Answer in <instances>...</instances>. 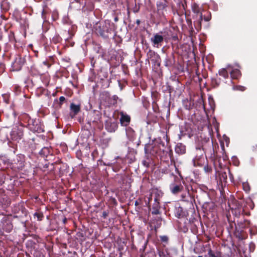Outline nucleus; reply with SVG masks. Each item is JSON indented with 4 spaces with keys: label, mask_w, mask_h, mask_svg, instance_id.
<instances>
[{
    "label": "nucleus",
    "mask_w": 257,
    "mask_h": 257,
    "mask_svg": "<svg viewBox=\"0 0 257 257\" xmlns=\"http://www.w3.org/2000/svg\"><path fill=\"white\" fill-rule=\"evenodd\" d=\"M19 119L23 122L25 127L33 133H41L44 132V125L42 120L39 118H32L26 113H21Z\"/></svg>",
    "instance_id": "f257e3e1"
},
{
    "label": "nucleus",
    "mask_w": 257,
    "mask_h": 257,
    "mask_svg": "<svg viewBox=\"0 0 257 257\" xmlns=\"http://www.w3.org/2000/svg\"><path fill=\"white\" fill-rule=\"evenodd\" d=\"M111 29L110 28V23L105 21L102 23H97L94 27V32L97 35L104 39H107L111 34Z\"/></svg>",
    "instance_id": "f03ea898"
},
{
    "label": "nucleus",
    "mask_w": 257,
    "mask_h": 257,
    "mask_svg": "<svg viewBox=\"0 0 257 257\" xmlns=\"http://www.w3.org/2000/svg\"><path fill=\"white\" fill-rule=\"evenodd\" d=\"M163 139L166 140V143L163 142L161 138L156 139L159 147V150L161 151V156L163 157L167 155L171 156V155H172V151L171 149V146L169 144V137L168 136L167 134H163Z\"/></svg>",
    "instance_id": "7ed1b4c3"
},
{
    "label": "nucleus",
    "mask_w": 257,
    "mask_h": 257,
    "mask_svg": "<svg viewBox=\"0 0 257 257\" xmlns=\"http://www.w3.org/2000/svg\"><path fill=\"white\" fill-rule=\"evenodd\" d=\"M194 157L193 162L194 166L202 167L207 162V159L204 157L205 149L203 146L198 145L194 152Z\"/></svg>",
    "instance_id": "20e7f679"
},
{
    "label": "nucleus",
    "mask_w": 257,
    "mask_h": 257,
    "mask_svg": "<svg viewBox=\"0 0 257 257\" xmlns=\"http://www.w3.org/2000/svg\"><path fill=\"white\" fill-rule=\"evenodd\" d=\"M160 151L159 150V147L156 140L152 144L145 145V152L146 155L150 154L154 156H158L162 158Z\"/></svg>",
    "instance_id": "39448f33"
},
{
    "label": "nucleus",
    "mask_w": 257,
    "mask_h": 257,
    "mask_svg": "<svg viewBox=\"0 0 257 257\" xmlns=\"http://www.w3.org/2000/svg\"><path fill=\"white\" fill-rule=\"evenodd\" d=\"M20 125L21 127L14 128L11 132V136L12 140L19 141L23 139L24 135V127H25L23 122L20 121Z\"/></svg>",
    "instance_id": "423d86ee"
},
{
    "label": "nucleus",
    "mask_w": 257,
    "mask_h": 257,
    "mask_svg": "<svg viewBox=\"0 0 257 257\" xmlns=\"http://www.w3.org/2000/svg\"><path fill=\"white\" fill-rule=\"evenodd\" d=\"M116 181L121 188L130 187L131 186V179L126 175L117 174L115 177Z\"/></svg>",
    "instance_id": "0eeeda50"
},
{
    "label": "nucleus",
    "mask_w": 257,
    "mask_h": 257,
    "mask_svg": "<svg viewBox=\"0 0 257 257\" xmlns=\"http://www.w3.org/2000/svg\"><path fill=\"white\" fill-rule=\"evenodd\" d=\"M26 62V60L20 55H17L12 64L11 70L13 71H19Z\"/></svg>",
    "instance_id": "6e6552de"
},
{
    "label": "nucleus",
    "mask_w": 257,
    "mask_h": 257,
    "mask_svg": "<svg viewBox=\"0 0 257 257\" xmlns=\"http://www.w3.org/2000/svg\"><path fill=\"white\" fill-rule=\"evenodd\" d=\"M101 119V113L97 110H93L89 112L87 115L88 123L96 124L100 122Z\"/></svg>",
    "instance_id": "1a4fd4ad"
},
{
    "label": "nucleus",
    "mask_w": 257,
    "mask_h": 257,
    "mask_svg": "<svg viewBox=\"0 0 257 257\" xmlns=\"http://www.w3.org/2000/svg\"><path fill=\"white\" fill-rule=\"evenodd\" d=\"M175 180L174 182L170 184L169 188L171 192L174 194H177L182 191L184 189L183 185L179 179L175 177Z\"/></svg>",
    "instance_id": "9d476101"
},
{
    "label": "nucleus",
    "mask_w": 257,
    "mask_h": 257,
    "mask_svg": "<svg viewBox=\"0 0 257 257\" xmlns=\"http://www.w3.org/2000/svg\"><path fill=\"white\" fill-rule=\"evenodd\" d=\"M105 127L108 132H114L118 128V122L116 120H113L111 118H108L105 121Z\"/></svg>",
    "instance_id": "9b49d317"
},
{
    "label": "nucleus",
    "mask_w": 257,
    "mask_h": 257,
    "mask_svg": "<svg viewBox=\"0 0 257 257\" xmlns=\"http://www.w3.org/2000/svg\"><path fill=\"white\" fill-rule=\"evenodd\" d=\"M148 59L151 60L153 63H159L161 58L159 54H158L154 51L150 49L147 53Z\"/></svg>",
    "instance_id": "f8f14e48"
},
{
    "label": "nucleus",
    "mask_w": 257,
    "mask_h": 257,
    "mask_svg": "<svg viewBox=\"0 0 257 257\" xmlns=\"http://www.w3.org/2000/svg\"><path fill=\"white\" fill-rule=\"evenodd\" d=\"M151 42L153 44V46L157 48H159L162 45V43L163 42L164 38L163 37L159 35V34H156L154 37L151 39Z\"/></svg>",
    "instance_id": "ddd939ff"
},
{
    "label": "nucleus",
    "mask_w": 257,
    "mask_h": 257,
    "mask_svg": "<svg viewBox=\"0 0 257 257\" xmlns=\"http://www.w3.org/2000/svg\"><path fill=\"white\" fill-rule=\"evenodd\" d=\"M119 114L120 115L119 121L121 125L124 126H127L130 123L131 117L122 111L120 112Z\"/></svg>",
    "instance_id": "4468645a"
},
{
    "label": "nucleus",
    "mask_w": 257,
    "mask_h": 257,
    "mask_svg": "<svg viewBox=\"0 0 257 257\" xmlns=\"http://www.w3.org/2000/svg\"><path fill=\"white\" fill-rule=\"evenodd\" d=\"M70 115L71 118H73L81 111L80 104H75L74 103H71L70 105Z\"/></svg>",
    "instance_id": "2eb2a0df"
},
{
    "label": "nucleus",
    "mask_w": 257,
    "mask_h": 257,
    "mask_svg": "<svg viewBox=\"0 0 257 257\" xmlns=\"http://www.w3.org/2000/svg\"><path fill=\"white\" fill-rule=\"evenodd\" d=\"M236 202V207L234 208H232V213L236 217H239L242 212L241 211V204L237 201Z\"/></svg>",
    "instance_id": "dca6fc26"
},
{
    "label": "nucleus",
    "mask_w": 257,
    "mask_h": 257,
    "mask_svg": "<svg viewBox=\"0 0 257 257\" xmlns=\"http://www.w3.org/2000/svg\"><path fill=\"white\" fill-rule=\"evenodd\" d=\"M152 194L154 197V202L160 201V199L162 197L163 193L157 189L153 190Z\"/></svg>",
    "instance_id": "f3484780"
},
{
    "label": "nucleus",
    "mask_w": 257,
    "mask_h": 257,
    "mask_svg": "<svg viewBox=\"0 0 257 257\" xmlns=\"http://www.w3.org/2000/svg\"><path fill=\"white\" fill-rule=\"evenodd\" d=\"M160 208V202H154L152 206V214L154 215L160 214L161 213Z\"/></svg>",
    "instance_id": "a211bd4d"
},
{
    "label": "nucleus",
    "mask_w": 257,
    "mask_h": 257,
    "mask_svg": "<svg viewBox=\"0 0 257 257\" xmlns=\"http://www.w3.org/2000/svg\"><path fill=\"white\" fill-rule=\"evenodd\" d=\"M175 152L179 155H183L186 153V147L181 143H179L175 147Z\"/></svg>",
    "instance_id": "6ab92c4d"
},
{
    "label": "nucleus",
    "mask_w": 257,
    "mask_h": 257,
    "mask_svg": "<svg viewBox=\"0 0 257 257\" xmlns=\"http://www.w3.org/2000/svg\"><path fill=\"white\" fill-rule=\"evenodd\" d=\"M237 225L240 229H244L251 227V222L249 220L244 219L243 221H240L237 222Z\"/></svg>",
    "instance_id": "aec40b11"
},
{
    "label": "nucleus",
    "mask_w": 257,
    "mask_h": 257,
    "mask_svg": "<svg viewBox=\"0 0 257 257\" xmlns=\"http://www.w3.org/2000/svg\"><path fill=\"white\" fill-rule=\"evenodd\" d=\"M192 10L193 13L196 14L197 16H198L201 20H203V15L200 12V8L196 4L194 3L192 4Z\"/></svg>",
    "instance_id": "412c9836"
},
{
    "label": "nucleus",
    "mask_w": 257,
    "mask_h": 257,
    "mask_svg": "<svg viewBox=\"0 0 257 257\" xmlns=\"http://www.w3.org/2000/svg\"><path fill=\"white\" fill-rule=\"evenodd\" d=\"M3 229L8 233L12 231L13 229V225L12 221L9 219H8V220L6 221V223L4 224Z\"/></svg>",
    "instance_id": "4be33fe9"
},
{
    "label": "nucleus",
    "mask_w": 257,
    "mask_h": 257,
    "mask_svg": "<svg viewBox=\"0 0 257 257\" xmlns=\"http://www.w3.org/2000/svg\"><path fill=\"white\" fill-rule=\"evenodd\" d=\"M17 168L19 170H22L25 166V162L24 161V156H19L17 157Z\"/></svg>",
    "instance_id": "5701e85b"
},
{
    "label": "nucleus",
    "mask_w": 257,
    "mask_h": 257,
    "mask_svg": "<svg viewBox=\"0 0 257 257\" xmlns=\"http://www.w3.org/2000/svg\"><path fill=\"white\" fill-rule=\"evenodd\" d=\"M183 105L185 109L190 110L192 108L193 103L188 99H184L182 101Z\"/></svg>",
    "instance_id": "b1692460"
},
{
    "label": "nucleus",
    "mask_w": 257,
    "mask_h": 257,
    "mask_svg": "<svg viewBox=\"0 0 257 257\" xmlns=\"http://www.w3.org/2000/svg\"><path fill=\"white\" fill-rule=\"evenodd\" d=\"M162 219L160 217H157L154 220L151 221L152 225L154 226L155 229L159 228L161 225Z\"/></svg>",
    "instance_id": "393cba45"
},
{
    "label": "nucleus",
    "mask_w": 257,
    "mask_h": 257,
    "mask_svg": "<svg viewBox=\"0 0 257 257\" xmlns=\"http://www.w3.org/2000/svg\"><path fill=\"white\" fill-rule=\"evenodd\" d=\"M211 83V85L213 88L217 87L220 85V79L218 77L212 78Z\"/></svg>",
    "instance_id": "a878e982"
},
{
    "label": "nucleus",
    "mask_w": 257,
    "mask_h": 257,
    "mask_svg": "<svg viewBox=\"0 0 257 257\" xmlns=\"http://www.w3.org/2000/svg\"><path fill=\"white\" fill-rule=\"evenodd\" d=\"M50 153V149L48 147L43 148L39 152L40 155L43 157H47V156Z\"/></svg>",
    "instance_id": "bb28decb"
},
{
    "label": "nucleus",
    "mask_w": 257,
    "mask_h": 257,
    "mask_svg": "<svg viewBox=\"0 0 257 257\" xmlns=\"http://www.w3.org/2000/svg\"><path fill=\"white\" fill-rule=\"evenodd\" d=\"M208 255L209 257H222L221 253L220 251L214 252L211 248L208 249Z\"/></svg>",
    "instance_id": "cd10ccee"
},
{
    "label": "nucleus",
    "mask_w": 257,
    "mask_h": 257,
    "mask_svg": "<svg viewBox=\"0 0 257 257\" xmlns=\"http://www.w3.org/2000/svg\"><path fill=\"white\" fill-rule=\"evenodd\" d=\"M241 75L240 71L238 69H234L230 73V76L233 79H238Z\"/></svg>",
    "instance_id": "c85d7f7f"
},
{
    "label": "nucleus",
    "mask_w": 257,
    "mask_h": 257,
    "mask_svg": "<svg viewBox=\"0 0 257 257\" xmlns=\"http://www.w3.org/2000/svg\"><path fill=\"white\" fill-rule=\"evenodd\" d=\"M10 3L7 1H3L1 2V9L5 11V12H7L8 11H9V9H10Z\"/></svg>",
    "instance_id": "c756f323"
},
{
    "label": "nucleus",
    "mask_w": 257,
    "mask_h": 257,
    "mask_svg": "<svg viewBox=\"0 0 257 257\" xmlns=\"http://www.w3.org/2000/svg\"><path fill=\"white\" fill-rule=\"evenodd\" d=\"M218 73L220 76H222L224 78H227L228 77V73L225 68H222L221 69L219 70Z\"/></svg>",
    "instance_id": "7c9ffc66"
},
{
    "label": "nucleus",
    "mask_w": 257,
    "mask_h": 257,
    "mask_svg": "<svg viewBox=\"0 0 257 257\" xmlns=\"http://www.w3.org/2000/svg\"><path fill=\"white\" fill-rule=\"evenodd\" d=\"M202 20H201L199 18L198 20L194 22V26L196 30L199 32L201 29V21Z\"/></svg>",
    "instance_id": "2f4dec72"
},
{
    "label": "nucleus",
    "mask_w": 257,
    "mask_h": 257,
    "mask_svg": "<svg viewBox=\"0 0 257 257\" xmlns=\"http://www.w3.org/2000/svg\"><path fill=\"white\" fill-rule=\"evenodd\" d=\"M164 65L166 67H171L173 65V62L171 58L167 57L164 61Z\"/></svg>",
    "instance_id": "473e14b6"
},
{
    "label": "nucleus",
    "mask_w": 257,
    "mask_h": 257,
    "mask_svg": "<svg viewBox=\"0 0 257 257\" xmlns=\"http://www.w3.org/2000/svg\"><path fill=\"white\" fill-rule=\"evenodd\" d=\"M151 161V159L147 157L146 160H144L142 161V164L146 168H149L150 167Z\"/></svg>",
    "instance_id": "72a5a7b5"
},
{
    "label": "nucleus",
    "mask_w": 257,
    "mask_h": 257,
    "mask_svg": "<svg viewBox=\"0 0 257 257\" xmlns=\"http://www.w3.org/2000/svg\"><path fill=\"white\" fill-rule=\"evenodd\" d=\"M13 88L16 95H19L21 92V87L18 85H15Z\"/></svg>",
    "instance_id": "f704fd0d"
},
{
    "label": "nucleus",
    "mask_w": 257,
    "mask_h": 257,
    "mask_svg": "<svg viewBox=\"0 0 257 257\" xmlns=\"http://www.w3.org/2000/svg\"><path fill=\"white\" fill-rule=\"evenodd\" d=\"M182 212V208H179L177 209H176V211L175 212V216L178 218H180L182 217L183 216V215Z\"/></svg>",
    "instance_id": "c9c22d12"
},
{
    "label": "nucleus",
    "mask_w": 257,
    "mask_h": 257,
    "mask_svg": "<svg viewBox=\"0 0 257 257\" xmlns=\"http://www.w3.org/2000/svg\"><path fill=\"white\" fill-rule=\"evenodd\" d=\"M35 217L37 218L38 221H41L44 218V215L42 212H35L34 214Z\"/></svg>",
    "instance_id": "e433bc0d"
},
{
    "label": "nucleus",
    "mask_w": 257,
    "mask_h": 257,
    "mask_svg": "<svg viewBox=\"0 0 257 257\" xmlns=\"http://www.w3.org/2000/svg\"><path fill=\"white\" fill-rule=\"evenodd\" d=\"M62 40L61 38L59 35L55 36L52 39V42L55 44L60 43Z\"/></svg>",
    "instance_id": "4c0bfd02"
},
{
    "label": "nucleus",
    "mask_w": 257,
    "mask_h": 257,
    "mask_svg": "<svg viewBox=\"0 0 257 257\" xmlns=\"http://www.w3.org/2000/svg\"><path fill=\"white\" fill-rule=\"evenodd\" d=\"M249 232L250 235H255L257 234V227L252 226L250 227Z\"/></svg>",
    "instance_id": "58836bf2"
},
{
    "label": "nucleus",
    "mask_w": 257,
    "mask_h": 257,
    "mask_svg": "<svg viewBox=\"0 0 257 257\" xmlns=\"http://www.w3.org/2000/svg\"><path fill=\"white\" fill-rule=\"evenodd\" d=\"M211 18V14L209 12H206V15H203V19L206 21L208 22L210 20Z\"/></svg>",
    "instance_id": "ea45409f"
},
{
    "label": "nucleus",
    "mask_w": 257,
    "mask_h": 257,
    "mask_svg": "<svg viewBox=\"0 0 257 257\" xmlns=\"http://www.w3.org/2000/svg\"><path fill=\"white\" fill-rule=\"evenodd\" d=\"M28 47H29V49H31V50H32L33 51V52L34 53L35 56L36 57H38L39 51H38V50H35V49H34L33 44H29V46H28Z\"/></svg>",
    "instance_id": "a19ab883"
},
{
    "label": "nucleus",
    "mask_w": 257,
    "mask_h": 257,
    "mask_svg": "<svg viewBox=\"0 0 257 257\" xmlns=\"http://www.w3.org/2000/svg\"><path fill=\"white\" fill-rule=\"evenodd\" d=\"M207 163V162L204 165V170L206 173H210L212 170V168L211 166H208L207 164H206Z\"/></svg>",
    "instance_id": "79ce46f5"
},
{
    "label": "nucleus",
    "mask_w": 257,
    "mask_h": 257,
    "mask_svg": "<svg viewBox=\"0 0 257 257\" xmlns=\"http://www.w3.org/2000/svg\"><path fill=\"white\" fill-rule=\"evenodd\" d=\"M243 189L246 192H248L250 190V186L248 183H243L242 184Z\"/></svg>",
    "instance_id": "37998d69"
},
{
    "label": "nucleus",
    "mask_w": 257,
    "mask_h": 257,
    "mask_svg": "<svg viewBox=\"0 0 257 257\" xmlns=\"http://www.w3.org/2000/svg\"><path fill=\"white\" fill-rule=\"evenodd\" d=\"M234 90L243 91L245 90V87L240 85H237L233 87Z\"/></svg>",
    "instance_id": "c03bdc74"
},
{
    "label": "nucleus",
    "mask_w": 257,
    "mask_h": 257,
    "mask_svg": "<svg viewBox=\"0 0 257 257\" xmlns=\"http://www.w3.org/2000/svg\"><path fill=\"white\" fill-rule=\"evenodd\" d=\"M140 4H139V6H137V4L135 3V6L133 9V12L135 13H138L140 11Z\"/></svg>",
    "instance_id": "a18cd8bd"
},
{
    "label": "nucleus",
    "mask_w": 257,
    "mask_h": 257,
    "mask_svg": "<svg viewBox=\"0 0 257 257\" xmlns=\"http://www.w3.org/2000/svg\"><path fill=\"white\" fill-rule=\"evenodd\" d=\"M59 104L60 105V106H61V105L63 104L64 102H65L66 101V99L65 98V97L64 96H60L59 97Z\"/></svg>",
    "instance_id": "49530a36"
},
{
    "label": "nucleus",
    "mask_w": 257,
    "mask_h": 257,
    "mask_svg": "<svg viewBox=\"0 0 257 257\" xmlns=\"http://www.w3.org/2000/svg\"><path fill=\"white\" fill-rule=\"evenodd\" d=\"M160 239L162 242H167L168 241V237L166 235L161 236Z\"/></svg>",
    "instance_id": "de8ad7c7"
},
{
    "label": "nucleus",
    "mask_w": 257,
    "mask_h": 257,
    "mask_svg": "<svg viewBox=\"0 0 257 257\" xmlns=\"http://www.w3.org/2000/svg\"><path fill=\"white\" fill-rule=\"evenodd\" d=\"M227 217L228 221L229 223H230V227H231V228H233V225H234L235 226V227L236 228V223L234 222V221H232V222H231V221H230V219H229V217H228V216H227Z\"/></svg>",
    "instance_id": "09e8293b"
},
{
    "label": "nucleus",
    "mask_w": 257,
    "mask_h": 257,
    "mask_svg": "<svg viewBox=\"0 0 257 257\" xmlns=\"http://www.w3.org/2000/svg\"><path fill=\"white\" fill-rule=\"evenodd\" d=\"M181 7H182V10H184V11L186 10V8L187 7V5H186V3L185 1H184V3H182L181 6H180V9H181Z\"/></svg>",
    "instance_id": "8fccbe9b"
},
{
    "label": "nucleus",
    "mask_w": 257,
    "mask_h": 257,
    "mask_svg": "<svg viewBox=\"0 0 257 257\" xmlns=\"http://www.w3.org/2000/svg\"><path fill=\"white\" fill-rule=\"evenodd\" d=\"M205 248H208V250L209 248H211L210 244L208 243V244H205V245H203L202 249H203V250L204 251H205Z\"/></svg>",
    "instance_id": "3c124183"
},
{
    "label": "nucleus",
    "mask_w": 257,
    "mask_h": 257,
    "mask_svg": "<svg viewBox=\"0 0 257 257\" xmlns=\"http://www.w3.org/2000/svg\"><path fill=\"white\" fill-rule=\"evenodd\" d=\"M43 64L46 66L47 68H50L52 64H50L48 61H45L43 62Z\"/></svg>",
    "instance_id": "603ef678"
},
{
    "label": "nucleus",
    "mask_w": 257,
    "mask_h": 257,
    "mask_svg": "<svg viewBox=\"0 0 257 257\" xmlns=\"http://www.w3.org/2000/svg\"><path fill=\"white\" fill-rule=\"evenodd\" d=\"M109 214V211L108 210H107V211H104L103 212H102V217L103 218H106L108 215Z\"/></svg>",
    "instance_id": "864d4df0"
},
{
    "label": "nucleus",
    "mask_w": 257,
    "mask_h": 257,
    "mask_svg": "<svg viewBox=\"0 0 257 257\" xmlns=\"http://www.w3.org/2000/svg\"><path fill=\"white\" fill-rule=\"evenodd\" d=\"M222 151L223 152H224V146L222 147ZM224 153V152H223ZM222 158H223V160L224 161H226L227 160H228V158H227V156H226V154H224V153H223V155H222Z\"/></svg>",
    "instance_id": "5fc2aeb1"
},
{
    "label": "nucleus",
    "mask_w": 257,
    "mask_h": 257,
    "mask_svg": "<svg viewBox=\"0 0 257 257\" xmlns=\"http://www.w3.org/2000/svg\"><path fill=\"white\" fill-rule=\"evenodd\" d=\"M242 214L246 216H249L250 215L249 211L245 212L244 209H243L242 211Z\"/></svg>",
    "instance_id": "6e6d98bb"
},
{
    "label": "nucleus",
    "mask_w": 257,
    "mask_h": 257,
    "mask_svg": "<svg viewBox=\"0 0 257 257\" xmlns=\"http://www.w3.org/2000/svg\"><path fill=\"white\" fill-rule=\"evenodd\" d=\"M95 63V60H94V58H92L91 59V64L92 67H94V65Z\"/></svg>",
    "instance_id": "4d7b16f0"
},
{
    "label": "nucleus",
    "mask_w": 257,
    "mask_h": 257,
    "mask_svg": "<svg viewBox=\"0 0 257 257\" xmlns=\"http://www.w3.org/2000/svg\"><path fill=\"white\" fill-rule=\"evenodd\" d=\"M153 197L152 194L151 193L150 195V196L148 198V204H150V202H151V200L152 199V197Z\"/></svg>",
    "instance_id": "13d9d810"
},
{
    "label": "nucleus",
    "mask_w": 257,
    "mask_h": 257,
    "mask_svg": "<svg viewBox=\"0 0 257 257\" xmlns=\"http://www.w3.org/2000/svg\"><path fill=\"white\" fill-rule=\"evenodd\" d=\"M159 255L160 257H165V255L164 254L163 251H159Z\"/></svg>",
    "instance_id": "bf43d9fd"
},
{
    "label": "nucleus",
    "mask_w": 257,
    "mask_h": 257,
    "mask_svg": "<svg viewBox=\"0 0 257 257\" xmlns=\"http://www.w3.org/2000/svg\"><path fill=\"white\" fill-rule=\"evenodd\" d=\"M172 39L175 41H177L178 40V36L177 35H175V36H172Z\"/></svg>",
    "instance_id": "052dcab7"
},
{
    "label": "nucleus",
    "mask_w": 257,
    "mask_h": 257,
    "mask_svg": "<svg viewBox=\"0 0 257 257\" xmlns=\"http://www.w3.org/2000/svg\"><path fill=\"white\" fill-rule=\"evenodd\" d=\"M112 98L113 100H114L115 102H116L117 99H118V97L117 95H114L112 96Z\"/></svg>",
    "instance_id": "680f3d73"
},
{
    "label": "nucleus",
    "mask_w": 257,
    "mask_h": 257,
    "mask_svg": "<svg viewBox=\"0 0 257 257\" xmlns=\"http://www.w3.org/2000/svg\"><path fill=\"white\" fill-rule=\"evenodd\" d=\"M4 19V16L3 15H0V25L2 24L3 20Z\"/></svg>",
    "instance_id": "e2e57ef3"
},
{
    "label": "nucleus",
    "mask_w": 257,
    "mask_h": 257,
    "mask_svg": "<svg viewBox=\"0 0 257 257\" xmlns=\"http://www.w3.org/2000/svg\"><path fill=\"white\" fill-rule=\"evenodd\" d=\"M221 176H222V177L224 179H227V175H226V173H222Z\"/></svg>",
    "instance_id": "0e129e2a"
},
{
    "label": "nucleus",
    "mask_w": 257,
    "mask_h": 257,
    "mask_svg": "<svg viewBox=\"0 0 257 257\" xmlns=\"http://www.w3.org/2000/svg\"><path fill=\"white\" fill-rule=\"evenodd\" d=\"M2 39H3V32L1 30V29H0V41L2 40Z\"/></svg>",
    "instance_id": "69168bd1"
},
{
    "label": "nucleus",
    "mask_w": 257,
    "mask_h": 257,
    "mask_svg": "<svg viewBox=\"0 0 257 257\" xmlns=\"http://www.w3.org/2000/svg\"><path fill=\"white\" fill-rule=\"evenodd\" d=\"M147 241L145 242V243L144 244V246H143V250H144L145 249V248L146 247V245H147Z\"/></svg>",
    "instance_id": "338daca9"
},
{
    "label": "nucleus",
    "mask_w": 257,
    "mask_h": 257,
    "mask_svg": "<svg viewBox=\"0 0 257 257\" xmlns=\"http://www.w3.org/2000/svg\"><path fill=\"white\" fill-rule=\"evenodd\" d=\"M141 23V21L139 19L137 20L136 21V24H137V25H139Z\"/></svg>",
    "instance_id": "774afa93"
}]
</instances>
